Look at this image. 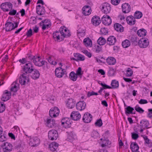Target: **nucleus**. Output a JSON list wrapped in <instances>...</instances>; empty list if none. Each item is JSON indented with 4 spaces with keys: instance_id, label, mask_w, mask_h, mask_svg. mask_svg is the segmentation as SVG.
Returning <instances> with one entry per match:
<instances>
[{
    "instance_id": "1",
    "label": "nucleus",
    "mask_w": 152,
    "mask_h": 152,
    "mask_svg": "<svg viewBox=\"0 0 152 152\" xmlns=\"http://www.w3.org/2000/svg\"><path fill=\"white\" fill-rule=\"evenodd\" d=\"M33 65L31 63H26L23 66L22 74L20 77V83L21 85H25L29 81L30 74L34 69Z\"/></svg>"
},
{
    "instance_id": "2",
    "label": "nucleus",
    "mask_w": 152,
    "mask_h": 152,
    "mask_svg": "<svg viewBox=\"0 0 152 152\" xmlns=\"http://www.w3.org/2000/svg\"><path fill=\"white\" fill-rule=\"evenodd\" d=\"M70 34L67 32V28L65 27H61L59 31H56L53 33V37L55 40L58 42L62 41L65 37H69Z\"/></svg>"
},
{
    "instance_id": "3",
    "label": "nucleus",
    "mask_w": 152,
    "mask_h": 152,
    "mask_svg": "<svg viewBox=\"0 0 152 152\" xmlns=\"http://www.w3.org/2000/svg\"><path fill=\"white\" fill-rule=\"evenodd\" d=\"M44 122L45 125L50 128H53L56 125L55 121L52 118L44 119Z\"/></svg>"
},
{
    "instance_id": "4",
    "label": "nucleus",
    "mask_w": 152,
    "mask_h": 152,
    "mask_svg": "<svg viewBox=\"0 0 152 152\" xmlns=\"http://www.w3.org/2000/svg\"><path fill=\"white\" fill-rule=\"evenodd\" d=\"M0 7L1 9L3 11L8 12L12 9V4L11 3L6 2L1 4Z\"/></svg>"
},
{
    "instance_id": "5",
    "label": "nucleus",
    "mask_w": 152,
    "mask_h": 152,
    "mask_svg": "<svg viewBox=\"0 0 152 152\" xmlns=\"http://www.w3.org/2000/svg\"><path fill=\"white\" fill-rule=\"evenodd\" d=\"M32 58L34 63L37 66H42L45 64V63H47L46 62L41 60L39 56H34V57H32Z\"/></svg>"
},
{
    "instance_id": "6",
    "label": "nucleus",
    "mask_w": 152,
    "mask_h": 152,
    "mask_svg": "<svg viewBox=\"0 0 152 152\" xmlns=\"http://www.w3.org/2000/svg\"><path fill=\"white\" fill-rule=\"evenodd\" d=\"M59 112V110L57 107H52L49 111L50 116L51 118L56 117L58 115Z\"/></svg>"
},
{
    "instance_id": "7",
    "label": "nucleus",
    "mask_w": 152,
    "mask_h": 152,
    "mask_svg": "<svg viewBox=\"0 0 152 152\" xmlns=\"http://www.w3.org/2000/svg\"><path fill=\"white\" fill-rule=\"evenodd\" d=\"M102 23L105 25H110L112 23V20L110 17L107 15H104L102 18Z\"/></svg>"
},
{
    "instance_id": "8",
    "label": "nucleus",
    "mask_w": 152,
    "mask_h": 152,
    "mask_svg": "<svg viewBox=\"0 0 152 152\" xmlns=\"http://www.w3.org/2000/svg\"><path fill=\"white\" fill-rule=\"evenodd\" d=\"M49 138L52 140H56L58 137L57 131L55 130H52L49 131L48 133Z\"/></svg>"
},
{
    "instance_id": "9",
    "label": "nucleus",
    "mask_w": 152,
    "mask_h": 152,
    "mask_svg": "<svg viewBox=\"0 0 152 152\" xmlns=\"http://www.w3.org/2000/svg\"><path fill=\"white\" fill-rule=\"evenodd\" d=\"M11 94L7 90H5L3 93L1 99L2 101L5 102L9 100L11 98Z\"/></svg>"
},
{
    "instance_id": "10",
    "label": "nucleus",
    "mask_w": 152,
    "mask_h": 152,
    "mask_svg": "<svg viewBox=\"0 0 152 152\" xmlns=\"http://www.w3.org/2000/svg\"><path fill=\"white\" fill-rule=\"evenodd\" d=\"M3 151L4 152H10L12 149V145L7 142H4L2 144Z\"/></svg>"
},
{
    "instance_id": "11",
    "label": "nucleus",
    "mask_w": 152,
    "mask_h": 152,
    "mask_svg": "<svg viewBox=\"0 0 152 152\" xmlns=\"http://www.w3.org/2000/svg\"><path fill=\"white\" fill-rule=\"evenodd\" d=\"M138 45L140 48H145L149 45V42L147 39L145 38H141L139 41Z\"/></svg>"
},
{
    "instance_id": "12",
    "label": "nucleus",
    "mask_w": 152,
    "mask_h": 152,
    "mask_svg": "<svg viewBox=\"0 0 152 152\" xmlns=\"http://www.w3.org/2000/svg\"><path fill=\"white\" fill-rule=\"evenodd\" d=\"M61 124L64 125L65 128L69 127L71 123V120L69 118H65L62 119L61 121Z\"/></svg>"
},
{
    "instance_id": "13",
    "label": "nucleus",
    "mask_w": 152,
    "mask_h": 152,
    "mask_svg": "<svg viewBox=\"0 0 152 152\" xmlns=\"http://www.w3.org/2000/svg\"><path fill=\"white\" fill-rule=\"evenodd\" d=\"M92 119V116L90 113L87 112L85 113L83 118V120L85 123L90 122Z\"/></svg>"
},
{
    "instance_id": "14",
    "label": "nucleus",
    "mask_w": 152,
    "mask_h": 152,
    "mask_svg": "<svg viewBox=\"0 0 152 152\" xmlns=\"http://www.w3.org/2000/svg\"><path fill=\"white\" fill-rule=\"evenodd\" d=\"M102 10L105 14L110 12L111 10L110 4L107 3H104L102 5Z\"/></svg>"
},
{
    "instance_id": "15",
    "label": "nucleus",
    "mask_w": 152,
    "mask_h": 152,
    "mask_svg": "<svg viewBox=\"0 0 152 152\" xmlns=\"http://www.w3.org/2000/svg\"><path fill=\"white\" fill-rule=\"evenodd\" d=\"M122 11L125 13H128L131 10V7L128 3H125L123 4L121 6Z\"/></svg>"
},
{
    "instance_id": "16",
    "label": "nucleus",
    "mask_w": 152,
    "mask_h": 152,
    "mask_svg": "<svg viewBox=\"0 0 152 152\" xmlns=\"http://www.w3.org/2000/svg\"><path fill=\"white\" fill-rule=\"evenodd\" d=\"M70 117L73 120L77 121L80 118L81 115L78 111H75L72 113Z\"/></svg>"
},
{
    "instance_id": "17",
    "label": "nucleus",
    "mask_w": 152,
    "mask_h": 152,
    "mask_svg": "<svg viewBox=\"0 0 152 152\" xmlns=\"http://www.w3.org/2000/svg\"><path fill=\"white\" fill-rule=\"evenodd\" d=\"M64 69H63L61 67H59L56 68L55 70V74L58 77H62L64 74Z\"/></svg>"
},
{
    "instance_id": "18",
    "label": "nucleus",
    "mask_w": 152,
    "mask_h": 152,
    "mask_svg": "<svg viewBox=\"0 0 152 152\" xmlns=\"http://www.w3.org/2000/svg\"><path fill=\"white\" fill-rule=\"evenodd\" d=\"M86 106V103L83 101H80L76 104L77 109L78 110L81 111L84 110Z\"/></svg>"
},
{
    "instance_id": "19",
    "label": "nucleus",
    "mask_w": 152,
    "mask_h": 152,
    "mask_svg": "<svg viewBox=\"0 0 152 152\" xmlns=\"http://www.w3.org/2000/svg\"><path fill=\"white\" fill-rule=\"evenodd\" d=\"M83 13L85 15H89L91 12V10L90 6L86 5L82 8Z\"/></svg>"
},
{
    "instance_id": "20",
    "label": "nucleus",
    "mask_w": 152,
    "mask_h": 152,
    "mask_svg": "<svg viewBox=\"0 0 152 152\" xmlns=\"http://www.w3.org/2000/svg\"><path fill=\"white\" fill-rule=\"evenodd\" d=\"M92 23L94 25L98 26L101 23L100 18L97 16H93L91 20Z\"/></svg>"
},
{
    "instance_id": "21",
    "label": "nucleus",
    "mask_w": 152,
    "mask_h": 152,
    "mask_svg": "<svg viewBox=\"0 0 152 152\" xmlns=\"http://www.w3.org/2000/svg\"><path fill=\"white\" fill-rule=\"evenodd\" d=\"M116 41V37L113 36H111L107 38V43L109 45H114Z\"/></svg>"
},
{
    "instance_id": "22",
    "label": "nucleus",
    "mask_w": 152,
    "mask_h": 152,
    "mask_svg": "<svg viewBox=\"0 0 152 152\" xmlns=\"http://www.w3.org/2000/svg\"><path fill=\"white\" fill-rule=\"evenodd\" d=\"M126 20L128 24L133 25L135 24L136 20L134 17L131 15L128 16L126 18Z\"/></svg>"
},
{
    "instance_id": "23",
    "label": "nucleus",
    "mask_w": 152,
    "mask_h": 152,
    "mask_svg": "<svg viewBox=\"0 0 152 152\" xmlns=\"http://www.w3.org/2000/svg\"><path fill=\"white\" fill-rule=\"evenodd\" d=\"M75 105V102L71 98L68 99L66 105L69 109H72L74 107Z\"/></svg>"
},
{
    "instance_id": "24",
    "label": "nucleus",
    "mask_w": 152,
    "mask_h": 152,
    "mask_svg": "<svg viewBox=\"0 0 152 152\" xmlns=\"http://www.w3.org/2000/svg\"><path fill=\"white\" fill-rule=\"evenodd\" d=\"M140 128H143V129H148L149 127L148 126L149 125V122L148 121L146 120H141L140 122Z\"/></svg>"
},
{
    "instance_id": "25",
    "label": "nucleus",
    "mask_w": 152,
    "mask_h": 152,
    "mask_svg": "<svg viewBox=\"0 0 152 152\" xmlns=\"http://www.w3.org/2000/svg\"><path fill=\"white\" fill-rule=\"evenodd\" d=\"M6 31H10L13 30L14 23L11 22H8L5 24Z\"/></svg>"
},
{
    "instance_id": "26",
    "label": "nucleus",
    "mask_w": 152,
    "mask_h": 152,
    "mask_svg": "<svg viewBox=\"0 0 152 152\" xmlns=\"http://www.w3.org/2000/svg\"><path fill=\"white\" fill-rule=\"evenodd\" d=\"M32 73L31 75V77L34 80H36L40 76V73L38 70L34 69L32 72Z\"/></svg>"
},
{
    "instance_id": "27",
    "label": "nucleus",
    "mask_w": 152,
    "mask_h": 152,
    "mask_svg": "<svg viewBox=\"0 0 152 152\" xmlns=\"http://www.w3.org/2000/svg\"><path fill=\"white\" fill-rule=\"evenodd\" d=\"M58 144L56 142H54L49 145V148L50 150L53 152L56 151L57 149Z\"/></svg>"
},
{
    "instance_id": "28",
    "label": "nucleus",
    "mask_w": 152,
    "mask_h": 152,
    "mask_svg": "<svg viewBox=\"0 0 152 152\" xmlns=\"http://www.w3.org/2000/svg\"><path fill=\"white\" fill-rule=\"evenodd\" d=\"M107 63L109 65H114L116 62V60L112 57H109L106 59Z\"/></svg>"
},
{
    "instance_id": "29",
    "label": "nucleus",
    "mask_w": 152,
    "mask_h": 152,
    "mask_svg": "<svg viewBox=\"0 0 152 152\" xmlns=\"http://www.w3.org/2000/svg\"><path fill=\"white\" fill-rule=\"evenodd\" d=\"M130 148L132 152H137L139 147L137 144L136 142L132 143L130 145Z\"/></svg>"
},
{
    "instance_id": "30",
    "label": "nucleus",
    "mask_w": 152,
    "mask_h": 152,
    "mask_svg": "<svg viewBox=\"0 0 152 152\" xmlns=\"http://www.w3.org/2000/svg\"><path fill=\"white\" fill-rule=\"evenodd\" d=\"M114 27L115 29L117 31L121 32L124 31V28L121 24L118 23H116L114 24Z\"/></svg>"
},
{
    "instance_id": "31",
    "label": "nucleus",
    "mask_w": 152,
    "mask_h": 152,
    "mask_svg": "<svg viewBox=\"0 0 152 152\" xmlns=\"http://www.w3.org/2000/svg\"><path fill=\"white\" fill-rule=\"evenodd\" d=\"M146 30L142 28L139 30L137 31V34L139 36L143 37L146 35Z\"/></svg>"
},
{
    "instance_id": "32",
    "label": "nucleus",
    "mask_w": 152,
    "mask_h": 152,
    "mask_svg": "<svg viewBox=\"0 0 152 152\" xmlns=\"http://www.w3.org/2000/svg\"><path fill=\"white\" fill-rule=\"evenodd\" d=\"M83 43L86 47H91L92 45V42L91 40L88 37L84 39Z\"/></svg>"
},
{
    "instance_id": "33",
    "label": "nucleus",
    "mask_w": 152,
    "mask_h": 152,
    "mask_svg": "<svg viewBox=\"0 0 152 152\" xmlns=\"http://www.w3.org/2000/svg\"><path fill=\"white\" fill-rule=\"evenodd\" d=\"M31 142L33 144L32 146L33 147L37 146L39 144V139L37 137H33L31 140Z\"/></svg>"
},
{
    "instance_id": "34",
    "label": "nucleus",
    "mask_w": 152,
    "mask_h": 152,
    "mask_svg": "<svg viewBox=\"0 0 152 152\" xmlns=\"http://www.w3.org/2000/svg\"><path fill=\"white\" fill-rule=\"evenodd\" d=\"M125 113L126 115H127L128 114H134L135 113V112L134 113L133 112V111L134 110V108L130 106H127L126 108H125Z\"/></svg>"
},
{
    "instance_id": "35",
    "label": "nucleus",
    "mask_w": 152,
    "mask_h": 152,
    "mask_svg": "<svg viewBox=\"0 0 152 152\" xmlns=\"http://www.w3.org/2000/svg\"><path fill=\"white\" fill-rule=\"evenodd\" d=\"M77 76L74 72L72 71L69 74V77L71 80L75 81L77 80Z\"/></svg>"
},
{
    "instance_id": "36",
    "label": "nucleus",
    "mask_w": 152,
    "mask_h": 152,
    "mask_svg": "<svg viewBox=\"0 0 152 152\" xmlns=\"http://www.w3.org/2000/svg\"><path fill=\"white\" fill-rule=\"evenodd\" d=\"M14 83L12 85V87L10 88V91L14 92H17L19 89V85L18 84Z\"/></svg>"
},
{
    "instance_id": "37",
    "label": "nucleus",
    "mask_w": 152,
    "mask_h": 152,
    "mask_svg": "<svg viewBox=\"0 0 152 152\" xmlns=\"http://www.w3.org/2000/svg\"><path fill=\"white\" fill-rule=\"evenodd\" d=\"M145 141L144 144H147L150 147H152V143L151 142L150 140L148 138L147 136H142Z\"/></svg>"
},
{
    "instance_id": "38",
    "label": "nucleus",
    "mask_w": 152,
    "mask_h": 152,
    "mask_svg": "<svg viewBox=\"0 0 152 152\" xmlns=\"http://www.w3.org/2000/svg\"><path fill=\"white\" fill-rule=\"evenodd\" d=\"M111 86L112 88H115L118 87L119 83L115 80H113L111 83Z\"/></svg>"
},
{
    "instance_id": "39",
    "label": "nucleus",
    "mask_w": 152,
    "mask_h": 152,
    "mask_svg": "<svg viewBox=\"0 0 152 152\" xmlns=\"http://www.w3.org/2000/svg\"><path fill=\"white\" fill-rule=\"evenodd\" d=\"M130 41L128 39H125L122 42V45L123 48H126L129 47L130 45Z\"/></svg>"
},
{
    "instance_id": "40",
    "label": "nucleus",
    "mask_w": 152,
    "mask_h": 152,
    "mask_svg": "<svg viewBox=\"0 0 152 152\" xmlns=\"http://www.w3.org/2000/svg\"><path fill=\"white\" fill-rule=\"evenodd\" d=\"M74 56L75 57L77 60V61H83L85 60V57L83 56L82 55L78 53H74Z\"/></svg>"
},
{
    "instance_id": "41",
    "label": "nucleus",
    "mask_w": 152,
    "mask_h": 152,
    "mask_svg": "<svg viewBox=\"0 0 152 152\" xmlns=\"http://www.w3.org/2000/svg\"><path fill=\"white\" fill-rule=\"evenodd\" d=\"M98 44L100 45H104L106 42V39L102 37H100L97 40Z\"/></svg>"
},
{
    "instance_id": "42",
    "label": "nucleus",
    "mask_w": 152,
    "mask_h": 152,
    "mask_svg": "<svg viewBox=\"0 0 152 152\" xmlns=\"http://www.w3.org/2000/svg\"><path fill=\"white\" fill-rule=\"evenodd\" d=\"M36 11L37 14L40 15L44 14L45 12L44 7L43 6L41 7V8H39V9L36 10Z\"/></svg>"
},
{
    "instance_id": "43",
    "label": "nucleus",
    "mask_w": 152,
    "mask_h": 152,
    "mask_svg": "<svg viewBox=\"0 0 152 152\" xmlns=\"http://www.w3.org/2000/svg\"><path fill=\"white\" fill-rule=\"evenodd\" d=\"M142 15V13L139 11H136L134 14V18L136 19H140L141 18Z\"/></svg>"
},
{
    "instance_id": "44",
    "label": "nucleus",
    "mask_w": 152,
    "mask_h": 152,
    "mask_svg": "<svg viewBox=\"0 0 152 152\" xmlns=\"http://www.w3.org/2000/svg\"><path fill=\"white\" fill-rule=\"evenodd\" d=\"M110 142L108 140H104L102 142L101 146L102 147H105L110 145Z\"/></svg>"
},
{
    "instance_id": "45",
    "label": "nucleus",
    "mask_w": 152,
    "mask_h": 152,
    "mask_svg": "<svg viewBox=\"0 0 152 152\" xmlns=\"http://www.w3.org/2000/svg\"><path fill=\"white\" fill-rule=\"evenodd\" d=\"M134 109L136 111L140 113H143L144 111V110L141 108L139 107V105L138 104L136 106L134 107Z\"/></svg>"
},
{
    "instance_id": "46",
    "label": "nucleus",
    "mask_w": 152,
    "mask_h": 152,
    "mask_svg": "<svg viewBox=\"0 0 152 152\" xmlns=\"http://www.w3.org/2000/svg\"><path fill=\"white\" fill-rule=\"evenodd\" d=\"M103 124L102 121L101 119L100 118L96 120V122L95 123V125L99 127H101Z\"/></svg>"
},
{
    "instance_id": "47",
    "label": "nucleus",
    "mask_w": 152,
    "mask_h": 152,
    "mask_svg": "<svg viewBox=\"0 0 152 152\" xmlns=\"http://www.w3.org/2000/svg\"><path fill=\"white\" fill-rule=\"evenodd\" d=\"M77 33L79 36H84L85 35V31L80 28L77 30Z\"/></svg>"
},
{
    "instance_id": "48",
    "label": "nucleus",
    "mask_w": 152,
    "mask_h": 152,
    "mask_svg": "<svg viewBox=\"0 0 152 152\" xmlns=\"http://www.w3.org/2000/svg\"><path fill=\"white\" fill-rule=\"evenodd\" d=\"M5 106L3 102H0V113H3L5 110Z\"/></svg>"
},
{
    "instance_id": "49",
    "label": "nucleus",
    "mask_w": 152,
    "mask_h": 152,
    "mask_svg": "<svg viewBox=\"0 0 152 152\" xmlns=\"http://www.w3.org/2000/svg\"><path fill=\"white\" fill-rule=\"evenodd\" d=\"M126 75L128 77L131 76L133 74V71L132 69L130 68H128L126 71Z\"/></svg>"
},
{
    "instance_id": "50",
    "label": "nucleus",
    "mask_w": 152,
    "mask_h": 152,
    "mask_svg": "<svg viewBox=\"0 0 152 152\" xmlns=\"http://www.w3.org/2000/svg\"><path fill=\"white\" fill-rule=\"evenodd\" d=\"M130 40L132 42L135 43H137V37L134 36H132L131 37Z\"/></svg>"
},
{
    "instance_id": "51",
    "label": "nucleus",
    "mask_w": 152,
    "mask_h": 152,
    "mask_svg": "<svg viewBox=\"0 0 152 152\" xmlns=\"http://www.w3.org/2000/svg\"><path fill=\"white\" fill-rule=\"evenodd\" d=\"M82 52L88 57L91 58V54L90 53L88 52L87 50H83Z\"/></svg>"
},
{
    "instance_id": "52",
    "label": "nucleus",
    "mask_w": 152,
    "mask_h": 152,
    "mask_svg": "<svg viewBox=\"0 0 152 152\" xmlns=\"http://www.w3.org/2000/svg\"><path fill=\"white\" fill-rule=\"evenodd\" d=\"M82 69L81 67H79L77 70L76 71V74L78 76L81 75L83 74V72H82Z\"/></svg>"
},
{
    "instance_id": "53",
    "label": "nucleus",
    "mask_w": 152,
    "mask_h": 152,
    "mask_svg": "<svg viewBox=\"0 0 152 152\" xmlns=\"http://www.w3.org/2000/svg\"><path fill=\"white\" fill-rule=\"evenodd\" d=\"M120 0H111V3L113 5H117L120 2Z\"/></svg>"
},
{
    "instance_id": "54",
    "label": "nucleus",
    "mask_w": 152,
    "mask_h": 152,
    "mask_svg": "<svg viewBox=\"0 0 152 152\" xmlns=\"http://www.w3.org/2000/svg\"><path fill=\"white\" fill-rule=\"evenodd\" d=\"M7 138L6 137V135L4 134L1 135L0 137V141L3 142L7 140Z\"/></svg>"
},
{
    "instance_id": "55",
    "label": "nucleus",
    "mask_w": 152,
    "mask_h": 152,
    "mask_svg": "<svg viewBox=\"0 0 152 152\" xmlns=\"http://www.w3.org/2000/svg\"><path fill=\"white\" fill-rule=\"evenodd\" d=\"M115 71L113 69L110 70L108 72V75L109 76H112L115 74Z\"/></svg>"
},
{
    "instance_id": "56",
    "label": "nucleus",
    "mask_w": 152,
    "mask_h": 152,
    "mask_svg": "<svg viewBox=\"0 0 152 152\" xmlns=\"http://www.w3.org/2000/svg\"><path fill=\"white\" fill-rule=\"evenodd\" d=\"M100 85L103 87H102L103 88V89H106L107 88H109V89H110L112 88L111 86H109L108 85H107L106 84H104L102 83H101L100 84Z\"/></svg>"
},
{
    "instance_id": "57",
    "label": "nucleus",
    "mask_w": 152,
    "mask_h": 152,
    "mask_svg": "<svg viewBox=\"0 0 152 152\" xmlns=\"http://www.w3.org/2000/svg\"><path fill=\"white\" fill-rule=\"evenodd\" d=\"M48 21L45 22L44 23L46 26L47 28H49L51 26V23L49 20L48 19Z\"/></svg>"
},
{
    "instance_id": "58",
    "label": "nucleus",
    "mask_w": 152,
    "mask_h": 152,
    "mask_svg": "<svg viewBox=\"0 0 152 152\" xmlns=\"http://www.w3.org/2000/svg\"><path fill=\"white\" fill-rule=\"evenodd\" d=\"M138 102L140 104H147L148 102L146 99H141Z\"/></svg>"
},
{
    "instance_id": "59",
    "label": "nucleus",
    "mask_w": 152,
    "mask_h": 152,
    "mask_svg": "<svg viewBox=\"0 0 152 152\" xmlns=\"http://www.w3.org/2000/svg\"><path fill=\"white\" fill-rule=\"evenodd\" d=\"M26 35L28 37H30L32 35V30L31 28H30L28 31Z\"/></svg>"
},
{
    "instance_id": "60",
    "label": "nucleus",
    "mask_w": 152,
    "mask_h": 152,
    "mask_svg": "<svg viewBox=\"0 0 152 152\" xmlns=\"http://www.w3.org/2000/svg\"><path fill=\"white\" fill-rule=\"evenodd\" d=\"M132 138L133 139L136 140L139 137L138 135L136 133H132Z\"/></svg>"
},
{
    "instance_id": "61",
    "label": "nucleus",
    "mask_w": 152,
    "mask_h": 152,
    "mask_svg": "<svg viewBox=\"0 0 152 152\" xmlns=\"http://www.w3.org/2000/svg\"><path fill=\"white\" fill-rule=\"evenodd\" d=\"M10 10V11L9 13V14L10 15H14L17 13V11L16 10Z\"/></svg>"
},
{
    "instance_id": "62",
    "label": "nucleus",
    "mask_w": 152,
    "mask_h": 152,
    "mask_svg": "<svg viewBox=\"0 0 152 152\" xmlns=\"http://www.w3.org/2000/svg\"><path fill=\"white\" fill-rule=\"evenodd\" d=\"M102 50V47L97 46L96 48V52L97 53L100 52Z\"/></svg>"
},
{
    "instance_id": "63",
    "label": "nucleus",
    "mask_w": 152,
    "mask_h": 152,
    "mask_svg": "<svg viewBox=\"0 0 152 152\" xmlns=\"http://www.w3.org/2000/svg\"><path fill=\"white\" fill-rule=\"evenodd\" d=\"M148 111L150 113L148 114V117L150 118H151L152 116V109H148Z\"/></svg>"
},
{
    "instance_id": "64",
    "label": "nucleus",
    "mask_w": 152,
    "mask_h": 152,
    "mask_svg": "<svg viewBox=\"0 0 152 152\" xmlns=\"http://www.w3.org/2000/svg\"><path fill=\"white\" fill-rule=\"evenodd\" d=\"M19 61L22 64H25L27 62L26 59L25 58H23L22 59H20Z\"/></svg>"
}]
</instances>
